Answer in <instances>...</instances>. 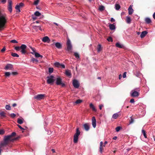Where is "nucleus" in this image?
<instances>
[{"instance_id": "f257e3e1", "label": "nucleus", "mask_w": 155, "mask_h": 155, "mask_svg": "<svg viewBox=\"0 0 155 155\" xmlns=\"http://www.w3.org/2000/svg\"><path fill=\"white\" fill-rule=\"evenodd\" d=\"M16 135V133L13 132L10 135L5 136L4 141L2 142L0 144V147L1 148L5 146L9 143L14 142L15 141L18 140L20 138V137L18 136L14 137Z\"/></svg>"}, {"instance_id": "f03ea898", "label": "nucleus", "mask_w": 155, "mask_h": 155, "mask_svg": "<svg viewBox=\"0 0 155 155\" xmlns=\"http://www.w3.org/2000/svg\"><path fill=\"white\" fill-rule=\"evenodd\" d=\"M7 22L6 15L2 14L0 11V30H2L5 28Z\"/></svg>"}, {"instance_id": "7ed1b4c3", "label": "nucleus", "mask_w": 155, "mask_h": 155, "mask_svg": "<svg viewBox=\"0 0 155 155\" xmlns=\"http://www.w3.org/2000/svg\"><path fill=\"white\" fill-rule=\"evenodd\" d=\"M80 132L79 128H77L76 132L74 134V143H77L78 141V136L80 135Z\"/></svg>"}, {"instance_id": "20e7f679", "label": "nucleus", "mask_w": 155, "mask_h": 155, "mask_svg": "<svg viewBox=\"0 0 155 155\" xmlns=\"http://www.w3.org/2000/svg\"><path fill=\"white\" fill-rule=\"evenodd\" d=\"M47 83L48 84H52L55 81L54 79V77L53 75L48 76L47 77Z\"/></svg>"}, {"instance_id": "39448f33", "label": "nucleus", "mask_w": 155, "mask_h": 155, "mask_svg": "<svg viewBox=\"0 0 155 155\" xmlns=\"http://www.w3.org/2000/svg\"><path fill=\"white\" fill-rule=\"evenodd\" d=\"M56 84L57 85H61L62 87L65 86V84L62 82V80L60 77H58L56 79Z\"/></svg>"}, {"instance_id": "423d86ee", "label": "nucleus", "mask_w": 155, "mask_h": 155, "mask_svg": "<svg viewBox=\"0 0 155 155\" xmlns=\"http://www.w3.org/2000/svg\"><path fill=\"white\" fill-rule=\"evenodd\" d=\"M24 5V4L22 2L17 4L15 7V8L16 10V12H21L20 8H22L23 7Z\"/></svg>"}, {"instance_id": "0eeeda50", "label": "nucleus", "mask_w": 155, "mask_h": 155, "mask_svg": "<svg viewBox=\"0 0 155 155\" xmlns=\"http://www.w3.org/2000/svg\"><path fill=\"white\" fill-rule=\"evenodd\" d=\"M67 50L68 51H71L72 49V46L70 40L68 39L67 42Z\"/></svg>"}, {"instance_id": "6e6552de", "label": "nucleus", "mask_w": 155, "mask_h": 155, "mask_svg": "<svg viewBox=\"0 0 155 155\" xmlns=\"http://www.w3.org/2000/svg\"><path fill=\"white\" fill-rule=\"evenodd\" d=\"M27 48L26 46L24 44L22 45L20 47V48L21 49V52L23 54H25L26 52L25 49Z\"/></svg>"}, {"instance_id": "1a4fd4ad", "label": "nucleus", "mask_w": 155, "mask_h": 155, "mask_svg": "<svg viewBox=\"0 0 155 155\" xmlns=\"http://www.w3.org/2000/svg\"><path fill=\"white\" fill-rule=\"evenodd\" d=\"M73 85L74 87L76 88H78L80 86L78 81L76 80H74L73 81Z\"/></svg>"}, {"instance_id": "9d476101", "label": "nucleus", "mask_w": 155, "mask_h": 155, "mask_svg": "<svg viewBox=\"0 0 155 155\" xmlns=\"http://www.w3.org/2000/svg\"><path fill=\"white\" fill-rule=\"evenodd\" d=\"M45 95L43 94H38L34 97L35 99L38 100H41L44 98Z\"/></svg>"}, {"instance_id": "9b49d317", "label": "nucleus", "mask_w": 155, "mask_h": 155, "mask_svg": "<svg viewBox=\"0 0 155 155\" xmlns=\"http://www.w3.org/2000/svg\"><path fill=\"white\" fill-rule=\"evenodd\" d=\"M12 1H9L8 2V9L9 11L10 12H12Z\"/></svg>"}, {"instance_id": "f8f14e48", "label": "nucleus", "mask_w": 155, "mask_h": 155, "mask_svg": "<svg viewBox=\"0 0 155 155\" xmlns=\"http://www.w3.org/2000/svg\"><path fill=\"white\" fill-rule=\"evenodd\" d=\"M139 93L137 91H131V95L133 97H138L139 95Z\"/></svg>"}, {"instance_id": "ddd939ff", "label": "nucleus", "mask_w": 155, "mask_h": 155, "mask_svg": "<svg viewBox=\"0 0 155 155\" xmlns=\"http://www.w3.org/2000/svg\"><path fill=\"white\" fill-rule=\"evenodd\" d=\"M92 125L93 127L94 128H95L96 127V120L94 117H93L92 118Z\"/></svg>"}, {"instance_id": "4468645a", "label": "nucleus", "mask_w": 155, "mask_h": 155, "mask_svg": "<svg viewBox=\"0 0 155 155\" xmlns=\"http://www.w3.org/2000/svg\"><path fill=\"white\" fill-rule=\"evenodd\" d=\"M133 5H130L128 8V14L129 15H131L133 13L134 10L132 8Z\"/></svg>"}, {"instance_id": "2eb2a0df", "label": "nucleus", "mask_w": 155, "mask_h": 155, "mask_svg": "<svg viewBox=\"0 0 155 155\" xmlns=\"http://www.w3.org/2000/svg\"><path fill=\"white\" fill-rule=\"evenodd\" d=\"M13 68V66L11 64H8L6 65L5 69L6 70H12Z\"/></svg>"}, {"instance_id": "dca6fc26", "label": "nucleus", "mask_w": 155, "mask_h": 155, "mask_svg": "<svg viewBox=\"0 0 155 155\" xmlns=\"http://www.w3.org/2000/svg\"><path fill=\"white\" fill-rule=\"evenodd\" d=\"M84 127L85 130L87 131H88L90 128L89 125L88 123H86L84 124L83 125Z\"/></svg>"}, {"instance_id": "f3484780", "label": "nucleus", "mask_w": 155, "mask_h": 155, "mask_svg": "<svg viewBox=\"0 0 155 155\" xmlns=\"http://www.w3.org/2000/svg\"><path fill=\"white\" fill-rule=\"evenodd\" d=\"M42 41L44 42H46L49 41L50 39L48 36H45L43 38Z\"/></svg>"}, {"instance_id": "a211bd4d", "label": "nucleus", "mask_w": 155, "mask_h": 155, "mask_svg": "<svg viewBox=\"0 0 155 155\" xmlns=\"http://www.w3.org/2000/svg\"><path fill=\"white\" fill-rule=\"evenodd\" d=\"M147 33V32L146 31H142L140 35V37L142 38H144Z\"/></svg>"}, {"instance_id": "6ab92c4d", "label": "nucleus", "mask_w": 155, "mask_h": 155, "mask_svg": "<svg viewBox=\"0 0 155 155\" xmlns=\"http://www.w3.org/2000/svg\"><path fill=\"white\" fill-rule=\"evenodd\" d=\"M6 114L4 112L2 111L0 112V117L2 119L4 117H6Z\"/></svg>"}, {"instance_id": "aec40b11", "label": "nucleus", "mask_w": 155, "mask_h": 155, "mask_svg": "<svg viewBox=\"0 0 155 155\" xmlns=\"http://www.w3.org/2000/svg\"><path fill=\"white\" fill-rule=\"evenodd\" d=\"M90 107L91 109L92 110L94 111H96L97 110L95 108V107L94 105L92 103H91L90 104Z\"/></svg>"}, {"instance_id": "412c9836", "label": "nucleus", "mask_w": 155, "mask_h": 155, "mask_svg": "<svg viewBox=\"0 0 155 155\" xmlns=\"http://www.w3.org/2000/svg\"><path fill=\"white\" fill-rule=\"evenodd\" d=\"M109 26L110 29L111 30H114L115 28V26L113 24H109Z\"/></svg>"}, {"instance_id": "4be33fe9", "label": "nucleus", "mask_w": 155, "mask_h": 155, "mask_svg": "<svg viewBox=\"0 0 155 155\" xmlns=\"http://www.w3.org/2000/svg\"><path fill=\"white\" fill-rule=\"evenodd\" d=\"M65 74L67 76H70L71 75V71L68 70H67L65 71Z\"/></svg>"}, {"instance_id": "5701e85b", "label": "nucleus", "mask_w": 155, "mask_h": 155, "mask_svg": "<svg viewBox=\"0 0 155 155\" xmlns=\"http://www.w3.org/2000/svg\"><path fill=\"white\" fill-rule=\"evenodd\" d=\"M55 46L58 48L60 49L62 48V45L59 42L56 43L55 44Z\"/></svg>"}, {"instance_id": "b1692460", "label": "nucleus", "mask_w": 155, "mask_h": 155, "mask_svg": "<svg viewBox=\"0 0 155 155\" xmlns=\"http://www.w3.org/2000/svg\"><path fill=\"white\" fill-rule=\"evenodd\" d=\"M145 21L148 24H150L151 22V19L148 18H146L145 19Z\"/></svg>"}, {"instance_id": "393cba45", "label": "nucleus", "mask_w": 155, "mask_h": 155, "mask_svg": "<svg viewBox=\"0 0 155 155\" xmlns=\"http://www.w3.org/2000/svg\"><path fill=\"white\" fill-rule=\"evenodd\" d=\"M115 9L117 10H119L120 8V5L117 2L116 3L115 5Z\"/></svg>"}, {"instance_id": "a878e982", "label": "nucleus", "mask_w": 155, "mask_h": 155, "mask_svg": "<svg viewBox=\"0 0 155 155\" xmlns=\"http://www.w3.org/2000/svg\"><path fill=\"white\" fill-rule=\"evenodd\" d=\"M34 54L35 55V56L36 57H40L41 58H42L43 56L42 55H40L37 52H35V53H34Z\"/></svg>"}, {"instance_id": "bb28decb", "label": "nucleus", "mask_w": 155, "mask_h": 155, "mask_svg": "<svg viewBox=\"0 0 155 155\" xmlns=\"http://www.w3.org/2000/svg\"><path fill=\"white\" fill-rule=\"evenodd\" d=\"M97 49L98 52H100L101 50H102V48L101 47V45L100 44L98 45Z\"/></svg>"}, {"instance_id": "cd10ccee", "label": "nucleus", "mask_w": 155, "mask_h": 155, "mask_svg": "<svg viewBox=\"0 0 155 155\" xmlns=\"http://www.w3.org/2000/svg\"><path fill=\"white\" fill-rule=\"evenodd\" d=\"M31 61L34 63H37L38 62V60L34 58H32L31 59Z\"/></svg>"}, {"instance_id": "c85d7f7f", "label": "nucleus", "mask_w": 155, "mask_h": 155, "mask_svg": "<svg viewBox=\"0 0 155 155\" xmlns=\"http://www.w3.org/2000/svg\"><path fill=\"white\" fill-rule=\"evenodd\" d=\"M131 21L130 18L128 16H127L126 17V22L127 23L130 24V23Z\"/></svg>"}, {"instance_id": "c756f323", "label": "nucleus", "mask_w": 155, "mask_h": 155, "mask_svg": "<svg viewBox=\"0 0 155 155\" xmlns=\"http://www.w3.org/2000/svg\"><path fill=\"white\" fill-rule=\"evenodd\" d=\"M116 46L117 47L120 48H122L123 47V45H120L119 43H117L116 44Z\"/></svg>"}, {"instance_id": "7c9ffc66", "label": "nucleus", "mask_w": 155, "mask_h": 155, "mask_svg": "<svg viewBox=\"0 0 155 155\" xmlns=\"http://www.w3.org/2000/svg\"><path fill=\"white\" fill-rule=\"evenodd\" d=\"M119 116V115L117 113H116L114 114L112 116V118L114 119H117Z\"/></svg>"}, {"instance_id": "2f4dec72", "label": "nucleus", "mask_w": 155, "mask_h": 155, "mask_svg": "<svg viewBox=\"0 0 155 155\" xmlns=\"http://www.w3.org/2000/svg\"><path fill=\"white\" fill-rule=\"evenodd\" d=\"M34 15L36 16L39 17L41 15V14L38 11H36L34 13Z\"/></svg>"}, {"instance_id": "473e14b6", "label": "nucleus", "mask_w": 155, "mask_h": 155, "mask_svg": "<svg viewBox=\"0 0 155 155\" xmlns=\"http://www.w3.org/2000/svg\"><path fill=\"white\" fill-rule=\"evenodd\" d=\"M104 9V7L103 5H100L99 6V10L101 11H102Z\"/></svg>"}, {"instance_id": "72a5a7b5", "label": "nucleus", "mask_w": 155, "mask_h": 155, "mask_svg": "<svg viewBox=\"0 0 155 155\" xmlns=\"http://www.w3.org/2000/svg\"><path fill=\"white\" fill-rule=\"evenodd\" d=\"M60 64L58 62H56L54 63V66L58 68H60Z\"/></svg>"}, {"instance_id": "f704fd0d", "label": "nucleus", "mask_w": 155, "mask_h": 155, "mask_svg": "<svg viewBox=\"0 0 155 155\" xmlns=\"http://www.w3.org/2000/svg\"><path fill=\"white\" fill-rule=\"evenodd\" d=\"M6 109L8 110H10L11 109V106L9 105H6L5 106Z\"/></svg>"}, {"instance_id": "c9c22d12", "label": "nucleus", "mask_w": 155, "mask_h": 155, "mask_svg": "<svg viewBox=\"0 0 155 155\" xmlns=\"http://www.w3.org/2000/svg\"><path fill=\"white\" fill-rule=\"evenodd\" d=\"M11 55L14 57H19V56L18 54L15 53H12Z\"/></svg>"}, {"instance_id": "e433bc0d", "label": "nucleus", "mask_w": 155, "mask_h": 155, "mask_svg": "<svg viewBox=\"0 0 155 155\" xmlns=\"http://www.w3.org/2000/svg\"><path fill=\"white\" fill-rule=\"evenodd\" d=\"M142 132L143 133V135L144 136V137L145 138H147V135H146V132H145V130H143V129H142Z\"/></svg>"}, {"instance_id": "4c0bfd02", "label": "nucleus", "mask_w": 155, "mask_h": 155, "mask_svg": "<svg viewBox=\"0 0 155 155\" xmlns=\"http://www.w3.org/2000/svg\"><path fill=\"white\" fill-rule=\"evenodd\" d=\"M17 123L19 124H21L23 123V121L21 119L19 118L18 119Z\"/></svg>"}, {"instance_id": "58836bf2", "label": "nucleus", "mask_w": 155, "mask_h": 155, "mask_svg": "<svg viewBox=\"0 0 155 155\" xmlns=\"http://www.w3.org/2000/svg\"><path fill=\"white\" fill-rule=\"evenodd\" d=\"M82 102V101L81 100L78 99L75 102V103L77 104H79L81 103Z\"/></svg>"}, {"instance_id": "ea45409f", "label": "nucleus", "mask_w": 155, "mask_h": 155, "mask_svg": "<svg viewBox=\"0 0 155 155\" xmlns=\"http://www.w3.org/2000/svg\"><path fill=\"white\" fill-rule=\"evenodd\" d=\"M54 69L53 68H50L48 69L49 72L50 73H52Z\"/></svg>"}, {"instance_id": "a19ab883", "label": "nucleus", "mask_w": 155, "mask_h": 155, "mask_svg": "<svg viewBox=\"0 0 155 155\" xmlns=\"http://www.w3.org/2000/svg\"><path fill=\"white\" fill-rule=\"evenodd\" d=\"M11 73L10 72H6L5 73V75L6 77H9Z\"/></svg>"}, {"instance_id": "79ce46f5", "label": "nucleus", "mask_w": 155, "mask_h": 155, "mask_svg": "<svg viewBox=\"0 0 155 155\" xmlns=\"http://www.w3.org/2000/svg\"><path fill=\"white\" fill-rule=\"evenodd\" d=\"M30 48L32 50V51H33V52H31V53L33 54H34V53H35V49L34 48H32L30 46Z\"/></svg>"}, {"instance_id": "37998d69", "label": "nucleus", "mask_w": 155, "mask_h": 155, "mask_svg": "<svg viewBox=\"0 0 155 155\" xmlns=\"http://www.w3.org/2000/svg\"><path fill=\"white\" fill-rule=\"evenodd\" d=\"M74 55L76 58H79L80 57L79 54L77 52H75Z\"/></svg>"}, {"instance_id": "c03bdc74", "label": "nucleus", "mask_w": 155, "mask_h": 155, "mask_svg": "<svg viewBox=\"0 0 155 155\" xmlns=\"http://www.w3.org/2000/svg\"><path fill=\"white\" fill-rule=\"evenodd\" d=\"M130 121H129V124H132L134 122V120L132 118V117H130Z\"/></svg>"}, {"instance_id": "a18cd8bd", "label": "nucleus", "mask_w": 155, "mask_h": 155, "mask_svg": "<svg viewBox=\"0 0 155 155\" xmlns=\"http://www.w3.org/2000/svg\"><path fill=\"white\" fill-rule=\"evenodd\" d=\"M5 131L4 130L0 129V134L2 135L5 134Z\"/></svg>"}, {"instance_id": "49530a36", "label": "nucleus", "mask_w": 155, "mask_h": 155, "mask_svg": "<svg viewBox=\"0 0 155 155\" xmlns=\"http://www.w3.org/2000/svg\"><path fill=\"white\" fill-rule=\"evenodd\" d=\"M121 128V127H120L118 126L116 127L115 129L117 132H118Z\"/></svg>"}, {"instance_id": "de8ad7c7", "label": "nucleus", "mask_w": 155, "mask_h": 155, "mask_svg": "<svg viewBox=\"0 0 155 155\" xmlns=\"http://www.w3.org/2000/svg\"><path fill=\"white\" fill-rule=\"evenodd\" d=\"M107 40L109 41H111V42L113 41V39H112V38L110 37H108L107 38Z\"/></svg>"}, {"instance_id": "09e8293b", "label": "nucleus", "mask_w": 155, "mask_h": 155, "mask_svg": "<svg viewBox=\"0 0 155 155\" xmlns=\"http://www.w3.org/2000/svg\"><path fill=\"white\" fill-rule=\"evenodd\" d=\"M103 146H100L99 148V151L101 153H102V150H103Z\"/></svg>"}, {"instance_id": "8fccbe9b", "label": "nucleus", "mask_w": 155, "mask_h": 155, "mask_svg": "<svg viewBox=\"0 0 155 155\" xmlns=\"http://www.w3.org/2000/svg\"><path fill=\"white\" fill-rule=\"evenodd\" d=\"M35 28L36 29H39L40 30H42V29H41V26H35Z\"/></svg>"}, {"instance_id": "3c124183", "label": "nucleus", "mask_w": 155, "mask_h": 155, "mask_svg": "<svg viewBox=\"0 0 155 155\" xmlns=\"http://www.w3.org/2000/svg\"><path fill=\"white\" fill-rule=\"evenodd\" d=\"M10 117L12 118H14L16 116V114L14 113H12L10 114Z\"/></svg>"}, {"instance_id": "603ef678", "label": "nucleus", "mask_w": 155, "mask_h": 155, "mask_svg": "<svg viewBox=\"0 0 155 155\" xmlns=\"http://www.w3.org/2000/svg\"><path fill=\"white\" fill-rule=\"evenodd\" d=\"M15 49L17 51H19L20 49V47L16 46L15 47Z\"/></svg>"}, {"instance_id": "864d4df0", "label": "nucleus", "mask_w": 155, "mask_h": 155, "mask_svg": "<svg viewBox=\"0 0 155 155\" xmlns=\"http://www.w3.org/2000/svg\"><path fill=\"white\" fill-rule=\"evenodd\" d=\"M11 42L13 43H18V41L15 40H13L10 41Z\"/></svg>"}, {"instance_id": "5fc2aeb1", "label": "nucleus", "mask_w": 155, "mask_h": 155, "mask_svg": "<svg viewBox=\"0 0 155 155\" xmlns=\"http://www.w3.org/2000/svg\"><path fill=\"white\" fill-rule=\"evenodd\" d=\"M39 1H35L34 4L35 5H37L39 3Z\"/></svg>"}, {"instance_id": "6e6d98bb", "label": "nucleus", "mask_w": 155, "mask_h": 155, "mask_svg": "<svg viewBox=\"0 0 155 155\" xmlns=\"http://www.w3.org/2000/svg\"><path fill=\"white\" fill-rule=\"evenodd\" d=\"M6 50L5 47H4L1 50V52L2 53H3L5 52Z\"/></svg>"}, {"instance_id": "4d7b16f0", "label": "nucleus", "mask_w": 155, "mask_h": 155, "mask_svg": "<svg viewBox=\"0 0 155 155\" xmlns=\"http://www.w3.org/2000/svg\"><path fill=\"white\" fill-rule=\"evenodd\" d=\"M11 74L14 75H16L18 74V73L16 72H12Z\"/></svg>"}, {"instance_id": "13d9d810", "label": "nucleus", "mask_w": 155, "mask_h": 155, "mask_svg": "<svg viewBox=\"0 0 155 155\" xmlns=\"http://www.w3.org/2000/svg\"><path fill=\"white\" fill-rule=\"evenodd\" d=\"M60 68H65V66L64 64H61L60 66Z\"/></svg>"}, {"instance_id": "bf43d9fd", "label": "nucleus", "mask_w": 155, "mask_h": 155, "mask_svg": "<svg viewBox=\"0 0 155 155\" xmlns=\"http://www.w3.org/2000/svg\"><path fill=\"white\" fill-rule=\"evenodd\" d=\"M126 72H124V74H123V77L124 78H125L126 77Z\"/></svg>"}, {"instance_id": "052dcab7", "label": "nucleus", "mask_w": 155, "mask_h": 155, "mask_svg": "<svg viewBox=\"0 0 155 155\" xmlns=\"http://www.w3.org/2000/svg\"><path fill=\"white\" fill-rule=\"evenodd\" d=\"M134 99L133 98L131 99L130 101V102L131 103H134Z\"/></svg>"}, {"instance_id": "680f3d73", "label": "nucleus", "mask_w": 155, "mask_h": 155, "mask_svg": "<svg viewBox=\"0 0 155 155\" xmlns=\"http://www.w3.org/2000/svg\"><path fill=\"white\" fill-rule=\"evenodd\" d=\"M18 126L19 127V128H20V129H21V130H24L25 129L22 128L20 125H18Z\"/></svg>"}, {"instance_id": "e2e57ef3", "label": "nucleus", "mask_w": 155, "mask_h": 155, "mask_svg": "<svg viewBox=\"0 0 155 155\" xmlns=\"http://www.w3.org/2000/svg\"><path fill=\"white\" fill-rule=\"evenodd\" d=\"M6 1H1L0 3H2V4H5L6 2Z\"/></svg>"}, {"instance_id": "0e129e2a", "label": "nucleus", "mask_w": 155, "mask_h": 155, "mask_svg": "<svg viewBox=\"0 0 155 155\" xmlns=\"http://www.w3.org/2000/svg\"><path fill=\"white\" fill-rule=\"evenodd\" d=\"M115 21V20L113 18H111L110 19V21L111 22H113Z\"/></svg>"}, {"instance_id": "69168bd1", "label": "nucleus", "mask_w": 155, "mask_h": 155, "mask_svg": "<svg viewBox=\"0 0 155 155\" xmlns=\"http://www.w3.org/2000/svg\"><path fill=\"white\" fill-rule=\"evenodd\" d=\"M103 106V105H102V104H101V105H100L99 106V109H100V110H101L102 109V107Z\"/></svg>"}, {"instance_id": "338daca9", "label": "nucleus", "mask_w": 155, "mask_h": 155, "mask_svg": "<svg viewBox=\"0 0 155 155\" xmlns=\"http://www.w3.org/2000/svg\"><path fill=\"white\" fill-rule=\"evenodd\" d=\"M103 142L102 141H101L100 143V146H103Z\"/></svg>"}, {"instance_id": "774afa93", "label": "nucleus", "mask_w": 155, "mask_h": 155, "mask_svg": "<svg viewBox=\"0 0 155 155\" xmlns=\"http://www.w3.org/2000/svg\"><path fill=\"white\" fill-rule=\"evenodd\" d=\"M153 18L155 19V12L153 14Z\"/></svg>"}]
</instances>
